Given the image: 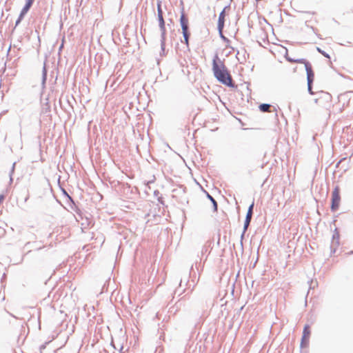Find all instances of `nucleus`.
<instances>
[{
    "mask_svg": "<svg viewBox=\"0 0 353 353\" xmlns=\"http://www.w3.org/2000/svg\"><path fill=\"white\" fill-rule=\"evenodd\" d=\"M317 94V97L314 99V103L325 109L326 110H330L332 107V95L323 91H319L316 92Z\"/></svg>",
    "mask_w": 353,
    "mask_h": 353,
    "instance_id": "3",
    "label": "nucleus"
},
{
    "mask_svg": "<svg viewBox=\"0 0 353 353\" xmlns=\"http://www.w3.org/2000/svg\"><path fill=\"white\" fill-rule=\"evenodd\" d=\"M224 25H225V21L218 20L217 29H218L219 32H223V30L224 28Z\"/></svg>",
    "mask_w": 353,
    "mask_h": 353,
    "instance_id": "19",
    "label": "nucleus"
},
{
    "mask_svg": "<svg viewBox=\"0 0 353 353\" xmlns=\"http://www.w3.org/2000/svg\"><path fill=\"white\" fill-rule=\"evenodd\" d=\"M26 14L27 13L21 10L20 14H19L17 19L15 21V27H17L21 23V21L23 20V19L24 18V17Z\"/></svg>",
    "mask_w": 353,
    "mask_h": 353,
    "instance_id": "18",
    "label": "nucleus"
},
{
    "mask_svg": "<svg viewBox=\"0 0 353 353\" xmlns=\"http://www.w3.org/2000/svg\"><path fill=\"white\" fill-rule=\"evenodd\" d=\"M254 201H253L252 202V203L250 205V206L248 207V211L246 213V216H245V219L252 221L253 212H254Z\"/></svg>",
    "mask_w": 353,
    "mask_h": 353,
    "instance_id": "12",
    "label": "nucleus"
},
{
    "mask_svg": "<svg viewBox=\"0 0 353 353\" xmlns=\"http://www.w3.org/2000/svg\"><path fill=\"white\" fill-rule=\"evenodd\" d=\"M180 25L182 30V34L183 36V43L185 44L187 50H190L189 48V39L190 37V32L189 30V20L188 16L184 12L183 8H182L181 16H180ZM183 42V41H181Z\"/></svg>",
    "mask_w": 353,
    "mask_h": 353,
    "instance_id": "2",
    "label": "nucleus"
},
{
    "mask_svg": "<svg viewBox=\"0 0 353 353\" xmlns=\"http://www.w3.org/2000/svg\"><path fill=\"white\" fill-rule=\"evenodd\" d=\"M158 201L159 203H161V204H163V198L162 197H160L158 199Z\"/></svg>",
    "mask_w": 353,
    "mask_h": 353,
    "instance_id": "31",
    "label": "nucleus"
},
{
    "mask_svg": "<svg viewBox=\"0 0 353 353\" xmlns=\"http://www.w3.org/2000/svg\"><path fill=\"white\" fill-rule=\"evenodd\" d=\"M341 201L340 191L339 187H336L332 194L331 211L335 212L338 210Z\"/></svg>",
    "mask_w": 353,
    "mask_h": 353,
    "instance_id": "5",
    "label": "nucleus"
},
{
    "mask_svg": "<svg viewBox=\"0 0 353 353\" xmlns=\"http://www.w3.org/2000/svg\"><path fill=\"white\" fill-rule=\"evenodd\" d=\"M317 51L321 54L323 57L330 59V55L325 52L324 50H321L320 48H316Z\"/></svg>",
    "mask_w": 353,
    "mask_h": 353,
    "instance_id": "23",
    "label": "nucleus"
},
{
    "mask_svg": "<svg viewBox=\"0 0 353 353\" xmlns=\"http://www.w3.org/2000/svg\"><path fill=\"white\" fill-rule=\"evenodd\" d=\"M286 60L289 61L290 63H295L296 59H292L290 57H288L287 54L285 56Z\"/></svg>",
    "mask_w": 353,
    "mask_h": 353,
    "instance_id": "26",
    "label": "nucleus"
},
{
    "mask_svg": "<svg viewBox=\"0 0 353 353\" xmlns=\"http://www.w3.org/2000/svg\"><path fill=\"white\" fill-rule=\"evenodd\" d=\"M47 68H46V61L44 62L43 70H42V80H41V84L42 86L44 87L46 80H47Z\"/></svg>",
    "mask_w": 353,
    "mask_h": 353,
    "instance_id": "15",
    "label": "nucleus"
},
{
    "mask_svg": "<svg viewBox=\"0 0 353 353\" xmlns=\"http://www.w3.org/2000/svg\"><path fill=\"white\" fill-rule=\"evenodd\" d=\"M5 199V195L3 194H0V203Z\"/></svg>",
    "mask_w": 353,
    "mask_h": 353,
    "instance_id": "29",
    "label": "nucleus"
},
{
    "mask_svg": "<svg viewBox=\"0 0 353 353\" xmlns=\"http://www.w3.org/2000/svg\"><path fill=\"white\" fill-rule=\"evenodd\" d=\"M46 345H41V348H45Z\"/></svg>",
    "mask_w": 353,
    "mask_h": 353,
    "instance_id": "34",
    "label": "nucleus"
},
{
    "mask_svg": "<svg viewBox=\"0 0 353 353\" xmlns=\"http://www.w3.org/2000/svg\"><path fill=\"white\" fill-rule=\"evenodd\" d=\"M165 39L162 40L161 39V55L164 54L165 53Z\"/></svg>",
    "mask_w": 353,
    "mask_h": 353,
    "instance_id": "21",
    "label": "nucleus"
},
{
    "mask_svg": "<svg viewBox=\"0 0 353 353\" xmlns=\"http://www.w3.org/2000/svg\"><path fill=\"white\" fill-rule=\"evenodd\" d=\"M310 336V327L309 325H305L303 330V336L301 341V347H307L309 345V339Z\"/></svg>",
    "mask_w": 353,
    "mask_h": 353,
    "instance_id": "6",
    "label": "nucleus"
},
{
    "mask_svg": "<svg viewBox=\"0 0 353 353\" xmlns=\"http://www.w3.org/2000/svg\"><path fill=\"white\" fill-rule=\"evenodd\" d=\"M29 199V195H28L26 199H25V201L26 202L28 201V199Z\"/></svg>",
    "mask_w": 353,
    "mask_h": 353,
    "instance_id": "32",
    "label": "nucleus"
},
{
    "mask_svg": "<svg viewBox=\"0 0 353 353\" xmlns=\"http://www.w3.org/2000/svg\"><path fill=\"white\" fill-rule=\"evenodd\" d=\"M63 194L65 195L69 201L72 203V205H71V208L74 210L79 215H81V210L79 209V208L76 205L73 199L68 194V192L63 190Z\"/></svg>",
    "mask_w": 353,
    "mask_h": 353,
    "instance_id": "10",
    "label": "nucleus"
},
{
    "mask_svg": "<svg viewBox=\"0 0 353 353\" xmlns=\"http://www.w3.org/2000/svg\"><path fill=\"white\" fill-rule=\"evenodd\" d=\"M227 9H230V5L225 6L223 10L220 12L219 15V19L218 20H221V21H225V10Z\"/></svg>",
    "mask_w": 353,
    "mask_h": 353,
    "instance_id": "17",
    "label": "nucleus"
},
{
    "mask_svg": "<svg viewBox=\"0 0 353 353\" xmlns=\"http://www.w3.org/2000/svg\"><path fill=\"white\" fill-rule=\"evenodd\" d=\"M6 274H3V276H2L1 280H3V279H5V278H6Z\"/></svg>",
    "mask_w": 353,
    "mask_h": 353,
    "instance_id": "33",
    "label": "nucleus"
},
{
    "mask_svg": "<svg viewBox=\"0 0 353 353\" xmlns=\"http://www.w3.org/2000/svg\"><path fill=\"white\" fill-rule=\"evenodd\" d=\"M259 108L262 112H270L271 105L268 103H261L259 105Z\"/></svg>",
    "mask_w": 353,
    "mask_h": 353,
    "instance_id": "16",
    "label": "nucleus"
},
{
    "mask_svg": "<svg viewBox=\"0 0 353 353\" xmlns=\"http://www.w3.org/2000/svg\"><path fill=\"white\" fill-rule=\"evenodd\" d=\"M295 63H303L305 65V69L306 70V74H309V73H313V69L311 63L305 59H296Z\"/></svg>",
    "mask_w": 353,
    "mask_h": 353,
    "instance_id": "8",
    "label": "nucleus"
},
{
    "mask_svg": "<svg viewBox=\"0 0 353 353\" xmlns=\"http://www.w3.org/2000/svg\"><path fill=\"white\" fill-rule=\"evenodd\" d=\"M31 244H32V243H31L30 242H28V243H26V245H25V248H29V246H30Z\"/></svg>",
    "mask_w": 353,
    "mask_h": 353,
    "instance_id": "30",
    "label": "nucleus"
},
{
    "mask_svg": "<svg viewBox=\"0 0 353 353\" xmlns=\"http://www.w3.org/2000/svg\"><path fill=\"white\" fill-rule=\"evenodd\" d=\"M212 71L216 79L221 83L229 87L236 88V85L233 81L230 71L221 61L217 53H216L212 59Z\"/></svg>",
    "mask_w": 353,
    "mask_h": 353,
    "instance_id": "1",
    "label": "nucleus"
},
{
    "mask_svg": "<svg viewBox=\"0 0 353 353\" xmlns=\"http://www.w3.org/2000/svg\"><path fill=\"white\" fill-rule=\"evenodd\" d=\"M250 222H251L250 220H248V219H245L244 224H243V231L244 232H246V231L248 230V229L250 226Z\"/></svg>",
    "mask_w": 353,
    "mask_h": 353,
    "instance_id": "22",
    "label": "nucleus"
},
{
    "mask_svg": "<svg viewBox=\"0 0 353 353\" xmlns=\"http://www.w3.org/2000/svg\"><path fill=\"white\" fill-rule=\"evenodd\" d=\"M161 1L160 0H157V15L159 16V14H161L163 15V10H162V8H161Z\"/></svg>",
    "mask_w": 353,
    "mask_h": 353,
    "instance_id": "20",
    "label": "nucleus"
},
{
    "mask_svg": "<svg viewBox=\"0 0 353 353\" xmlns=\"http://www.w3.org/2000/svg\"><path fill=\"white\" fill-rule=\"evenodd\" d=\"M245 234V232H244L243 231V232H242V234H241V241H240V243H241V246L242 248H243V238H244Z\"/></svg>",
    "mask_w": 353,
    "mask_h": 353,
    "instance_id": "27",
    "label": "nucleus"
},
{
    "mask_svg": "<svg viewBox=\"0 0 353 353\" xmlns=\"http://www.w3.org/2000/svg\"><path fill=\"white\" fill-rule=\"evenodd\" d=\"M159 26L161 30V39H162V40L166 39V30L165 21L159 22Z\"/></svg>",
    "mask_w": 353,
    "mask_h": 353,
    "instance_id": "13",
    "label": "nucleus"
},
{
    "mask_svg": "<svg viewBox=\"0 0 353 353\" xmlns=\"http://www.w3.org/2000/svg\"><path fill=\"white\" fill-rule=\"evenodd\" d=\"M181 283H182V280L180 281L179 285H181Z\"/></svg>",
    "mask_w": 353,
    "mask_h": 353,
    "instance_id": "35",
    "label": "nucleus"
},
{
    "mask_svg": "<svg viewBox=\"0 0 353 353\" xmlns=\"http://www.w3.org/2000/svg\"><path fill=\"white\" fill-rule=\"evenodd\" d=\"M158 21H159V22H163L165 21H164V19H163V16L161 15V14H159V16H158Z\"/></svg>",
    "mask_w": 353,
    "mask_h": 353,
    "instance_id": "28",
    "label": "nucleus"
},
{
    "mask_svg": "<svg viewBox=\"0 0 353 353\" xmlns=\"http://www.w3.org/2000/svg\"><path fill=\"white\" fill-rule=\"evenodd\" d=\"M314 80V72L311 73V74L309 73V74H307V91H308L309 94L311 95L316 94L312 90V85H313Z\"/></svg>",
    "mask_w": 353,
    "mask_h": 353,
    "instance_id": "9",
    "label": "nucleus"
},
{
    "mask_svg": "<svg viewBox=\"0 0 353 353\" xmlns=\"http://www.w3.org/2000/svg\"><path fill=\"white\" fill-rule=\"evenodd\" d=\"M207 198L210 200V201L212 203L213 210L214 212H216L218 210V203L216 200L214 199L212 196H211L207 191L204 190Z\"/></svg>",
    "mask_w": 353,
    "mask_h": 353,
    "instance_id": "11",
    "label": "nucleus"
},
{
    "mask_svg": "<svg viewBox=\"0 0 353 353\" xmlns=\"http://www.w3.org/2000/svg\"><path fill=\"white\" fill-rule=\"evenodd\" d=\"M340 234L337 228H335L332 237L330 245L331 254L335 253L336 248L339 245Z\"/></svg>",
    "mask_w": 353,
    "mask_h": 353,
    "instance_id": "7",
    "label": "nucleus"
},
{
    "mask_svg": "<svg viewBox=\"0 0 353 353\" xmlns=\"http://www.w3.org/2000/svg\"><path fill=\"white\" fill-rule=\"evenodd\" d=\"M15 165H16V163H13L12 164V168H11V170L10 172V182L12 181V174L14 173V168H15Z\"/></svg>",
    "mask_w": 353,
    "mask_h": 353,
    "instance_id": "25",
    "label": "nucleus"
},
{
    "mask_svg": "<svg viewBox=\"0 0 353 353\" xmlns=\"http://www.w3.org/2000/svg\"><path fill=\"white\" fill-rule=\"evenodd\" d=\"M34 1L35 0H26L24 6L21 9V11L28 13V12L30 10V8L33 5Z\"/></svg>",
    "mask_w": 353,
    "mask_h": 353,
    "instance_id": "14",
    "label": "nucleus"
},
{
    "mask_svg": "<svg viewBox=\"0 0 353 353\" xmlns=\"http://www.w3.org/2000/svg\"><path fill=\"white\" fill-rule=\"evenodd\" d=\"M212 304L211 299L208 297L204 294H201L193 302V305L196 307H200L204 310L208 307L209 305Z\"/></svg>",
    "mask_w": 353,
    "mask_h": 353,
    "instance_id": "4",
    "label": "nucleus"
},
{
    "mask_svg": "<svg viewBox=\"0 0 353 353\" xmlns=\"http://www.w3.org/2000/svg\"><path fill=\"white\" fill-rule=\"evenodd\" d=\"M220 38L225 43H229L230 41L226 37H225L223 34V32H219Z\"/></svg>",
    "mask_w": 353,
    "mask_h": 353,
    "instance_id": "24",
    "label": "nucleus"
}]
</instances>
